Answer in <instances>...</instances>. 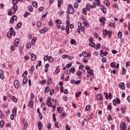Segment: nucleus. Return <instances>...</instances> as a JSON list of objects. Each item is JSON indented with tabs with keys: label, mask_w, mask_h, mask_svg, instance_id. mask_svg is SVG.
<instances>
[{
	"label": "nucleus",
	"mask_w": 130,
	"mask_h": 130,
	"mask_svg": "<svg viewBox=\"0 0 130 130\" xmlns=\"http://www.w3.org/2000/svg\"><path fill=\"white\" fill-rule=\"evenodd\" d=\"M63 4V0H58V7L60 8L61 5Z\"/></svg>",
	"instance_id": "nucleus-15"
},
{
	"label": "nucleus",
	"mask_w": 130,
	"mask_h": 130,
	"mask_svg": "<svg viewBox=\"0 0 130 130\" xmlns=\"http://www.w3.org/2000/svg\"><path fill=\"white\" fill-rule=\"evenodd\" d=\"M110 66H111V68H115V66H116L115 62H111L110 64Z\"/></svg>",
	"instance_id": "nucleus-50"
},
{
	"label": "nucleus",
	"mask_w": 130,
	"mask_h": 130,
	"mask_svg": "<svg viewBox=\"0 0 130 130\" xmlns=\"http://www.w3.org/2000/svg\"><path fill=\"white\" fill-rule=\"evenodd\" d=\"M87 9L86 8H83V15H86L87 14Z\"/></svg>",
	"instance_id": "nucleus-49"
},
{
	"label": "nucleus",
	"mask_w": 130,
	"mask_h": 130,
	"mask_svg": "<svg viewBox=\"0 0 130 130\" xmlns=\"http://www.w3.org/2000/svg\"><path fill=\"white\" fill-rule=\"evenodd\" d=\"M47 105H48L49 107H52V103L51 102V101H50V99H49L48 101H47Z\"/></svg>",
	"instance_id": "nucleus-17"
},
{
	"label": "nucleus",
	"mask_w": 130,
	"mask_h": 130,
	"mask_svg": "<svg viewBox=\"0 0 130 130\" xmlns=\"http://www.w3.org/2000/svg\"><path fill=\"white\" fill-rule=\"evenodd\" d=\"M82 72L80 71H78L76 73V76H78L79 79H82Z\"/></svg>",
	"instance_id": "nucleus-13"
},
{
	"label": "nucleus",
	"mask_w": 130,
	"mask_h": 130,
	"mask_svg": "<svg viewBox=\"0 0 130 130\" xmlns=\"http://www.w3.org/2000/svg\"><path fill=\"white\" fill-rule=\"evenodd\" d=\"M122 75L124 76V75H125V73H126V70L124 68H122Z\"/></svg>",
	"instance_id": "nucleus-59"
},
{
	"label": "nucleus",
	"mask_w": 130,
	"mask_h": 130,
	"mask_svg": "<svg viewBox=\"0 0 130 130\" xmlns=\"http://www.w3.org/2000/svg\"><path fill=\"white\" fill-rule=\"evenodd\" d=\"M53 93H54V89H51L50 90V95H52V94H53Z\"/></svg>",
	"instance_id": "nucleus-62"
},
{
	"label": "nucleus",
	"mask_w": 130,
	"mask_h": 130,
	"mask_svg": "<svg viewBox=\"0 0 130 130\" xmlns=\"http://www.w3.org/2000/svg\"><path fill=\"white\" fill-rule=\"evenodd\" d=\"M28 106L30 108H32V107L33 106V101L32 100H30L29 103L28 105Z\"/></svg>",
	"instance_id": "nucleus-27"
},
{
	"label": "nucleus",
	"mask_w": 130,
	"mask_h": 130,
	"mask_svg": "<svg viewBox=\"0 0 130 130\" xmlns=\"http://www.w3.org/2000/svg\"><path fill=\"white\" fill-rule=\"evenodd\" d=\"M56 74H59V72H60V70L59 68H57L55 71Z\"/></svg>",
	"instance_id": "nucleus-56"
},
{
	"label": "nucleus",
	"mask_w": 130,
	"mask_h": 130,
	"mask_svg": "<svg viewBox=\"0 0 130 130\" xmlns=\"http://www.w3.org/2000/svg\"><path fill=\"white\" fill-rule=\"evenodd\" d=\"M57 111H58L59 113H61V112H62V108L61 107L58 108L57 109Z\"/></svg>",
	"instance_id": "nucleus-37"
},
{
	"label": "nucleus",
	"mask_w": 130,
	"mask_h": 130,
	"mask_svg": "<svg viewBox=\"0 0 130 130\" xmlns=\"http://www.w3.org/2000/svg\"><path fill=\"white\" fill-rule=\"evenodd\" d=\"M17 114V108H14L12 111V115H16Z\"/></svg>",
	"instance_id": "nucleus-24"
},
{
	"label": "nucleus",
	"mask_w": 130,
	"mask_h": 130,
	"mask_svg": "<svg viewBox=\"0 0 130 130\" xmlns=\"http://www.w3.org/2000/svg\"><path fill=\"white\" fill-rule=\"evenodd\" d=\"M35 70V67L34 66H31V69L29 70V73L32 74L33 72H34Z\"/></svg>",
	"instance_id": "nucleus-23"
},
{
	"label": "nucleus",
	"mask_w": 130,
	"mask_h": 130,
	"mask_svg": "<svg viewBox=\"0 0 130 130\" xmlns=\"http://www.w3.org/2000/svg\"><path fill=\"white\" fill-rule=\"evenodd\" d=\"M30 56L31 60L34 61L35 60V59H36V55H35L34 54L31 53Z\"/></svg>",
	"instance_id": "nucleus-19"
},
{
	"label": "nucleus",
	"mask_w": 130,
	"mask_h": 130,
	"mask_svg": "<svg viewBox=\"0 0 130 130\" xmlns=\"http://www.w3.org/2000/svg\"><path fill=\"white\" fill-rule=\"evenodd\" d=\"M31 47V43H29L26 45V48H30Z\"/></svg>",
	"instance_id": "nucleus-63"
},
{
	"label": "nucleus",
	"mask_w": 130,
	"mask_h": 130,
	"mask_svg": "<svg viewBox=\"0 0 130 130\" xmlns=\"http://www.w3.org/2000/svg\"><path fill=\"white\" fill-rule=\"evenodd\" d=\"M74 12H75V10L74 8H73V6H72L71 4L69 5L68 6V12L70 14H74Z\"/></svg>",
	"instance_id": "nucleus-2"
},
{
	"label": "nucleus",
	"mask_w": 130,
	"mask_h": 130,
	"mask_svg": "<svg viewBox=\"0 0 130 130\" xmlns=\"http://www.w3.org/2000/svg\"><path fill=\"white\" fill-rule=\"evenodd\" d=\"M23 122L24 124V129H25V128H27V121L25 120H23Z\"/></svg>",
	"instance_id": "nucleus-31"
},
{
	"label": "nucleus",
	"mask_w": 130,
	"mask_h": 130,
	"mask_svg": "<svg viewBox=\"0 0 130 130\" xmlns=\"http://www.w3.org/2000/svg\"><path fill=\"white\" fill-rule=\"evenodd\" d=\"M119 86L121 89V90H125V85H124V83L123 82H121L119 84Z\"/></svg>",
	"instance_id": "nucleus-7"
},
{
	"label": "nucleus",
	"mask_w": 130,
	"mask_h": 130,
	"mask_svg": "<svg viewBox=\"0 0 130 130\" xmlns=\"http://www.w3.org/2000/svg\"><path fill=\"white\" fill-rule=\"evenodd\" d=\"M71 72L72 74H74L76 72V69L72 67L69 71V73L67 70L68 75H71Z\"/></svg>",
	"instance_id": "nucleus-9"
},
{
	"label": "nucleus",
	"mask_w": 130,
	"mask_h": 130,
	"mask_svg": "<svg viewBox=\"0 0 130 130\" xmlns=\"http://www.w3.org/2000/svg\"><path fill=\"white\" fill-rule=\"evenodd\" d=\"M89 45H90V46H91V47H95V46L96 45L95 44V43H94V42H91L89 43Z\"/></svg>",
	"instance_id": "nucleus-38"
},
{
	"label": "nucleus",
	"mask_w": 130,
	"mask_h": 130,
	"mask_svg": "<svg viewBox=\"0 0 130 130\" xmlns=\"http://www.w3.org/2000/svg\"><path fill=\"white\" fill-rule=\"evenodd\" d=\"M92 5H93V6H92V5L89 6L90 9H94V8L96 9V3H93Z\"/></svg>",
	"instance_id": "nucleus-28"
},
{
	"label": "nucleus",
	"mask_w": 130,
	"mask_h": 130,
	"mask_svg": "<svg viewBox=\"0 0 130 130\" xmlns=\"http://www.w3.org/2000/svg\"><path fill=\"white\" fill-rule=\"evenodd\" d=\"M104 4L105 5H106V6H109V5L110 4V2H109L108 0H105Z\"/></svg>",
	"instance_id": "nucleus-42"
},
{
	"label": "nucleus",
	"mask_w": 130,
	"mask_h": 130,
	"mask_svg": "<svg viewBox=\"0 0 130 130\" xmlns=\"http://www.w3.org/2000/svg\"><path fill=\"white\" fill-rule=\"evenodd\" d=\"M18 0H13L12 4L14 6H16L18 4Z\"/></svg>",
	"instance_id": "nucleus-51"
},
{
	"label": "nucleus",
	"mask_w": 130,
	"mask_h": 130,
	"mask_svg": "<svg viewBox=\"0 0 130 130\" xmlns=\"http://www.w3.org/2000/svg\"><path fill=\"white\" fill-rule=\"evenodd\" d=\"M49 90H50L49 87L48 86L46 87L44 90L45 93H48V92H49Z\"/></svg>",
	"instance_id": "nucleus-34"
},
{
	"label": "nucleus",
	"mask_w": 130,
	"mask_h": 130,
	"mask_svg": "<svg viewBox=\"0 0 130 130\" xmlns=\"http://www.w3.org/2000/svg\"><path fill=\"white\" fill-rule=\"evenodd\" d=\"M107 54H108V52H107L106 51L105 52H102L100 53V55H101V57H103V56H104V55L106 56V55H107Z\"/></svg>",
	"instance_id": "nucleus-22"
},
{
	"label": "nucleus",
	"mask_w": 130,
	"mask_h": 130,
	"mask_svg": "<svg viewBox=\"0 0 130 130\" xmlns=\"http://www.w3.org/2000/svg\"><path fill=\"white\" fill-rule=\"evenodd\" d=\"M122 36V34L121 33V32L119 31L118 34V37L119 38H121Z\"/></svg>",
	"instance_id": "nucleus-54"
},
{
	"label": "nucleus",
	"mask_w": 130,
	"mask_h": 130,
	"mask_svg": "<svg viewBox=\"0 0 130 130\" xmlns=\"http://www.w3.org/2000/svg\"><path fill=\"white\" fill-rule=\"evenodd\" d=\"M4 125H5V121L2 120L0 122V127L3 128V126H4Z\"/></svg>",
	"instance_id": "nucleus-30"
},
{
	"label": "nucleus",
	"mask_w": 130,
	"mask_h": 130,
	"mask_svg": "<svg viewBox=\"0 0 130 130\" xmlns=\"http://www.w3.org/2000/svg\"><path fill=\"white\" fill-rule=\"evenodd\" d=\"M122 130H126V123L125 122H122L120 125Z\"/></svg>",
	"instance_id": "nucleus-4"
},
{
	"label": "nucleus",
	"mask_w": 130,
	"mask_h": 130,
	"mask_svg": "<svg viewBox=\"0 0 130 130\" xmlns=\"http://www.w3.org/2000/svg\"><path fill=\"white\" fill-rule=\"evenodd\" d=\"M94 4H95V6L97 7H100L101 6V3H100V0H94Z\"/></svg>",
	"instance_id": "nucleus-14"
},
{
	"label": "nucleus",
	"mask_w": 130,
	"mask_h": 130,
	"mask_svg": "<svg viewBox=\"0 0 130 130\" xmlns=\"http://www.w3.org/2000/svg\"><path fill=\"white\" fill-rule=\"evenodd\" d=\"M17 10H18V6H17V5H14L13 7L8 11L9 16H12L13 14H16Z\"/></svg>",
	"instance_id": "nucleus-1"
},
{
	"label": "nucleus",
	"mask_w": 130,
	"mask_h": 130,
	"mask_svg": "<svg viewBox=\"0 0 130 130\" xmlns=\"http://www.w3.org/2000/svg\"><path fill=\"white\" fill-rule=\"evenodd\" d=\"M11 100H13L14 101V102H17V101H18V100H17L16 97H15V96H12L11 97Z\"/></svg>",
	"instance_id": "nucleus-33"
},
{
	"label": "nucleus",
	"mask_w": 130,
	"mask_h": 130,
	"mask_svg": "<svg viewBox=\"0 0 130 130\" xmlns=\"http://www.w3.org/2000/svg\"><path fill=\"white\" fill-rule=\"evenodd\" d=\"M55 127H56V128H59V126H58V122H55Z\"/></svg>",
	"instance_id": "nucleus-53"
},
{
	"label": "nucleus",
	"mask_w": 130,
	"mask_h": 130,
	"mask_svg": "<svg viewBox=\"0 0 130 130\" xmlns=\"http://www.w3.org/2000/svg\"><path fill=\"white\" fill-rule=\"evenodd\" d=\"M83 24L86 28H89V27H90V24L88 23V21L86 20L83 21Z\"/></svg>",
	"instance_id": "nucleus-12"
},
{
	"label": "nucleus",
	"mask_w": 130,
	"mask_h": 130,
	"mask_svg": "<svg viewBox=\"0 0 130 130\" xmlns=\"http://www.w3.org/2000/svg\"><path fill=\"white\" fill-rule=\"evenodd\" d=\"M27 74L28 72L25 71L24 73L22 74V78H26V77H27Z\"/></svg>",
	"instance_id": "nucleus-41"
},
{
	"label": "nucleus",
	"mask_w": 130,
	"mask_h": 130,
	"mask_svg": "<svg viewBox=\"0 0 130 130\" xmlns=\"http://www.w3.org/2000/svg\"><path fill=\"white\" fill-rule=\"evenodd\" d=\"M96 98L98 100H99L100 101H102L103 100V95H102L101 94H98L96 96Z\"/></svg>",
	"instance_id": "nucleus-11"
},
{
	"label": "nucleus",
	"mask_w": 130,
	"mask_h": 130,
	"mask_svg": "<svg viewBox=\"0 0 130 130\" xmlns=\"http://www.w3.org/2000/svg\"><path fill=\"white\" fill-rule=\"evenodd\" d=\"M71 44L75 45V44H76V41L75 40H74V39H72L71 40Z\"/></svg>",
	"instance_id": "nucleus-57"
},
{
	"label": "nucleus",
	"mask_w": 130,
	"mask_h": 130,
	"mask_svg": "<svg viewBox=\"0 0 130 130\" xmlns=\"http://www.w3.org/2000/svg\"><path fill=\"white\" fill-rule=\"evenodd\" d=\"M88 74H89V76H90L91 77H93L94 76V74H93V70H89V71H87Z\"/></svg>",
	"instance_id": "nucleus-20"
},
{
	"label": "nucleus",
	"mask_w": 130,
	"mask_h": 130,
	"mask_svg": "<svg viewBox=\"0 0 130 130\" xmlns=\"http://www.w3.org/2000/svg\"><path fill=\"white\" fill-rule=\"evenodd\" d=\"M7 36L9 38L12 37V31H8L7 32Z\"/></svg>",
	"instance_id": "nucleus-43"
},
{
	"label": "nucleus",
	"mask_w": 130,
	"mask_h": 130,
	"mask_svg": "<svg viewBox=\"0 0 130 130\" xmlns=\"http://www.w3.org/2000/svg\"><path fill=\"white\" fill-rule=\"evenodd\" d=\"M4 74H5V72H4L3 70H0V78L1 80L5 79V75Z\"/></svg>",
	"instance_id": "nucleus-8"
},
{
	"label": "nucleus",
	"mask_w": 130,
	"mask_h": 130,
	"mask_svg": "<svg viewBox=\"0 0 130 130\" xmlns=\"http://www.w3.org/2000/svg\"><path fill=\"white\" fill-rule=\"evenodd\" d=\"M90 106L89 105H87L85 107L86 111H88L90 110Z\"/></svg>",
	"instance_id": "nucleus-45"
},
{
	"label": "nucleus",
	"mask_w": 130,
	"mask_h": 130,
	"mask_svg": "<svg viewBox=\"0 0 130 130\" xmlns=\"http://www.w3.org/2000/svg\"><path fill=\"white\" fill-rule=\"evenodd\" d=\"M103 33L104 34V38L106 37V36L108 35L109 37H111V35H112V32L110 31L109 30H103Z\"/></svg>",
	"instance_id": "nucleus-3"
},
{
	"label": "nucleus",
	"mask_w": 130,
	"mask_h": 130,
	"mask_svg": "<svg viewBox=\"0 0 130 130\" xmlns=\"http://www.w3.org/2000/svg\"><path fill=\"white\" fill-rule=\"evenodd\" d=\"M86 9L87 11H90V4H86Z\"/></svg>",
	"instance_id": "nucleus-52"
},
{
	"label": "nucleus",
	"mask_w": 130,
	"mask_h": 130,
	"mask_svg": "<svg viewBox=\"0 0 130 130\" xmlns=\"http://www.w3.org/2000/svg\"><path fill=\"white\" fill-rule=\"evenodd\" d=\"M68 59H69V60H72V59H73V58H74L75 57L73 56H68Z\"/></svg>",
	"instance_id": "nucleus-58"
},
{
	"label": "nucleus",
	"mask_w": 130,
	"mask_h": 130,
	"mask_svg": "<svg viewBox=\"0 0 130 130\" xmlns=\"http://www.w3.org/2000/svg\"><path fill=\"white\" fill-rule=\"evenodd\" d=\"M0 118L1 119H4L5 118V114L2 111H0Z\"/></svg>",
	"instance_id": "nucleus-21"
},
{
	"label": "nucleus",
	"mask_w": 130,
	"mask_h": 130,
	"mask_svg": "<svg viewBox=\"0 0 130 130\" xmlns=\"http://www.w3.org/2000/svg\"><path fill=\"white\" fill-rule=\"evenodd\" d=\"M100 22H101V23H103L104 22H105V21H106V18L105 17H102V18L99 19Z\"/></svg>",
	"instance_id": "nucleus-29"
},
{
	"label": "nucleus",
	"mask_w": 130,
	"mask_h": 130,
	"mask_svg": "<svg viewBox=\"0 0 130 130\" xmlns=\"http://www.w3.org/2000/svg\"><path fill=\"white\" fill-rule=\"evenodd\" d=\"M82 54L84 57H88V53L83 51Z\"/></svg>",
	"instance_id": "nucleus-32"
},
{
	"label": "nucleus",
	"mask_w": 130,
	"mask_h": 130,
	"mask_svg": "<svg viewBox=\"0 0 130 130\" xmlns=\"http://www.w3.org/2000/svg\"><path fill=\"white\" fill-rule=\"evenodd\" d=\"M17 20V16L14 15L11 19L10 21V24H14L15 23V21Z\"/></svg>",
	"instance_id": "nucleus-6"
},
{
	"label": "nucleus",
	"mask_w": 130,
	"mask_h": 130,
	"mask_svg": "<svg viewBox=\"0 0 130 130\" xmlns=\"http://www.w3.org/2000/svg\"><path fill=\"white\" fill-rule=\"evenodd\" d=\"M55 22L56 24H61L62 23L61 20L59 19H56Z\"/></svg>",
	"instance_id": "nucleus-44"
},
{
	"label": "nucleus",
	"mask_w": 130,
	"mask_h": 130,
	"mask_svg": "<svg viewBox=\"0 0 130 130\" xmlns=\"http://www.w3.org/2000/svg\"><path fill=\"white\" fill-rule=\"evenodd\" d=\"M117 102H116V100L114 99V100H113V104L114 106H116V104H117Z\"/></svg>",
	"instance_id": "nucleus-55"
},
{
	"label": "nucleus",
	"mask_w": 130,
	"mask_h": 130,
	"mask_svg": "<svg viewBox=\"0 0 130 130\" xmlns=\"http://www.w3.org/2000/svg\"><path fill=\"white\" fill-rule=\"evenodd\" d=\"M28 10L29 11V12H32L33 11V7L32 6H29L28 7Z\"/></svg>",
	"instance_id": "nucleus-48"
},
{
	"label": "nucleus",
	"mask_w": 130,
	"mask_h": 130,
	"mask_svg": "<svg viewBox=\"0 0 130 130\" xmlns=\"http://www.w3.org/2000/svg\"><path fill=\"white\" fill-rule=\"evenodd\" d=\"M51 127V124L50 122L47 123V128L49 129Z\"/></svg>",
	"instance_id": "nucleus-46"
},
{
	"label": "nucleus",
	"mask_w": 130,
	"mask_h": 130,
	"mask_svg": "<svg viewBox=\"0 0 130 130\" xmlns=\"http://www.w3.org/2000/svg\"><path fill=\"white\" fill-rule=\"evenodd\" d=\"M32 6L33 7H34V8H37V7L38 6V4L37 3V2H35L32 3Z\"/></svg>",
	"instance_id": "nucleus-39"
},
{
	"label": "nucleus",
	"mask_w": 130,
	"mask_h": 130,
	"mask_svg": "<svg viewBox=\"0 0 130 130\" xmlns=\"http://www.w3.org/2000/svg\"><path fill=\"white\" fill-rule=\"evenodd\" d=\"M101 11H102V12H104V14H106V12H107V9H106V8L103 7V6H102L101 7Z\"/></svg>",
	"instance_id": "nucleus-16"
},
{
	"label": "nucleus",
	"mask_w": 130,
	"mask_h": 130,
	"mask_svg": "<svg viewBox=\"0 0 130 130\" xmlns=\"http://www.w3.org/2000/svg\"><path fill=\"white\" fill-rule=\"evenodd\" d=\"M48 59L49 61H50V62H52V61H53V57L52 56L48 57Z\"/></svg>",
	"instance_id": "nucleus-40"
},
{
	"label": "nucleus",
	"mask_w": 130,
	"mask_h": 130,
	"mask_svg": "<svg viewBox=\"0 0 130 130\" xmlns=\"http://www.w3.org/2000/svg\"><path fill=\"white\" fill-rule=\"evenodd\" d=\"M19 42H20V39H16L14 41V45L15 46V47H18V46L19 45Z\"/></svg>",
	"instance_id": "nucleus-10"
},
{
	"label": "nucleus",
	"mask_w": 130,
	"mask_h": 130,
	"mask_svg": "<svg viewBox=\"0 0 130 130\" xmlns=\"http://www.w3.org/2000/svg\"><path fill=\"white\" fill-rule=\"evenodd\" d=\"M38 128L39 129H41V128H42V123L40 122L38 123Z\"/></svg>",
	"instance_id": "nucleus-25"
},
{
	"label": "nucleus",
	"mask_w": 130,
	"mask_h": 130,
	"mask_svg": "<svg viewBox=\"0 0 130 130\" xmlns=\"http://www.w3.org/2000/svg\"><path fill=\"white\" fill-rule=\"evenodd\" d=\"M14 85L15 88L16 89H19L20 88V83H19V81L17 80H15L14 82Z\"/></svg>",
	"instance_id": "nucleus-5"
},
{
	"label": "nucleus",
	"mask_w": 130,
	"mask_h": 130,
	"mask_svg": "<svg viewBox=\"0 0 130 130\" xmlns=\"http://www.w3.org/2000/svg\"><path fill=\"white\" fill-rule=\"evenodd\" d=\"M66 32L67 34V35H70V26L69 25H67L66 27Z\"/></svg>",
	"instance_id": "nucleus-18"
},
{
	"label": "nucleus",
	"mask_w": 130,
	"mask_h": 130,
	"mask_svg": "<svg viewBox=\"0 0 130 130\" xmlns=\"http://www.w3.org/2000/svg\"><path fill=\"white\" fill-rule=\"evenodd\" d=\"M37 25L38 27H41V25H42V22L41 21H38L37 23Z\"/></svg>",
	"instance_id": "nucleus-36"
},
{
	"label": "nucleus",
	"mask_w": 130,
	"mask_h": 130,
	"mask_svg": "<svg viewBox=\"0 0 130 130\" xmlns=\"http://www.w3.org/2000/svg\"><path fill=\"white\" fill-rule=\"evenodd\" d=\"M85 69L87 71H90V67H89L88 65L85 66Z\"/></svg>",
	"instance_id": "nucleus-60"
},
{
	"label": "nucleus",
	"mask_w": 130,
	"mask_h": 130,
	"mask_svg": "<svg viewBox=\"0 0 130 130\" xmlns=\"http://www.w3.org/2000/svg\"><path fill=\"white\" fill-rule=\"evenodd\" d=\"M75 95H76V98H78V97H79V96H80V95H81V92H79L78 93H76Z\"/></svg>",
	"instance_id": "nucleus-64"
},
{
	"label": "nucleus",
	"mask_w": 130,
	"mask_h": 130,
	"mask_svg": "<svg viewBox=\"0 0 130 130\" xmlns=\"http://www.w3.org/2000/svg\"><path fill=\"white\" fill-rule=\"evenodd\" d=\"M60 116L61 117L62 116V117H66V116H67V113H66L65 112H63V113H62Z\"/></svg>",
	"instance_id": "nucleus-61"
},
{
	"label": "nucleus",
	"mask_w": 130,
	"mask_h": 130,
	"mask_svg": "<svg viewBox=\"0 0 130 130\" xmlns=\"http://www.w3.org/2000/svg\"><path fill=\"white\" fill-rule=\"evenodd\" d=\"M36 40H37V39H36V38H35L34 39H32L31 44H32V45H34L35 44V42H36Z\"/></svg>",
	"instance_id": "nucleus-35"
},
{
	"label": "nucleus",
	"mask_w": 130,
	"mask_h": 130,
	"mask_svg": "<svg viewBox=\"0 0 130 130\" xmlns=\"http://www.w3.org/2000/svg\"><path fill=\"white\" fill-rule=\"evenodd\" d=\"M21 26H22V23L19 22L18 23H17L16 28L17 29H20V28H21Z\"/></svg>",
	"instance_id": "nucleus-26"
},
{
	"label": "nucleus",
	"mask_w": 130,
	"mask_h": 130,
	"mask_svg": "<svg viewBox=\"0 0 130 130\" xmlns=\"http://www.w3.org/2000/svg\"><path fill=\"white\" fill-rule=\"evenodd\" d=\"M29 15H30V13H29L28 12H25L24 15V18H27L28 17V16H29Z\"/></svg>",
	"instance_id": "nucleus-47"
}]
</instances>
